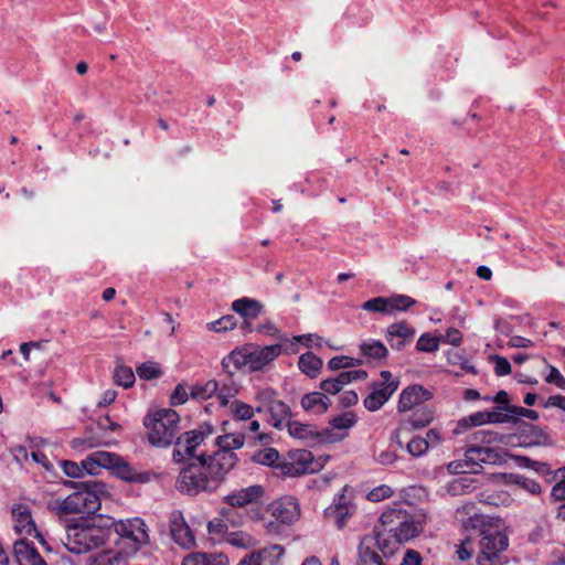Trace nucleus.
<instances>
[{
    "label": "nucleus",
    "mask_w": 565,
    "mask_h": 565,
    "mask_svg": "<svg viewBox=\"0 0 565 565\" xmlns=\"http://www.w3.org/2000/svg\"><path fill=\"white\" fill-rule=\"evenodd\" d=\"M218 392V382L209 380L204 383H196L190 387V397L195 401H206Z\"/></svg>",
    "instance_id": "35"
},
{
    "label": "nucleus",
    "mask_w": 565,
    "mask_h": 565,
    "mask_svg": "<svg viewBox=\"0 0 565 565\" xmlns=\"http://www.w3.org/2000/svg\"><path fill=\"white\" fill-rule=\"evenodd\" d=\"M515 483L531 494H539L541 492V486L535 480L525 477H516Z\"/></svg>",
    "instance_id": "61"
},
{
    "label": "nucleus",
    "mask_w": 565,
    "mask_h": 565,
    "mask_svg": "<svg viewBox=\"0 0 565 565\" xmlns=\"http://www.w3.org/2000/svg\"><path fill=\"white\" fill-rule=\"evenodd\" d=\"M264 494V489L259 484H253L246 488L237 489L223 498V501L232 508H244L257 503Z\"/></svg>",
    "instance_id": "19"
},
{
    "label": "nucleus",
    "mask_w": 565,
    "mask_h": 565,
    "mask_svg": "<svg viewBox=\"0 0 565 565\" xmlns=\"http://www.w3.org/2000/svg\"><path fill=\"white\" fill-rule=\"evenodd\" d=\"M455 518L466 527L478 531L483 523L492 521L494 518L487 516L481 513L477 503L463 502L455 512Z\"/></svg>",
    "instance_id": "16"
},
{
    "label": "nucleus",
    "mask_w": 565,
    "mask_h": 565,
    "mask_svg": "<svg viewBox=\"0 0 565 565\" xmlns=\"http://www.w3.org/2000/svg\"><path fill=\"white\" fill-rule=\"evenodd\" d=\"M269 512L274 521L266 523V530L269 533H278L279 524L290 525L300 518V508L297 500L292 497H285L275 500L269 505Z\"/></svg>",
    "instance_id": "11"
},
{
    "label": "nucleus",
    "mask_w": 565,
    "mask_h": 565,
    "mask_svg": "<svg viewBox=\"0 0 565 565\" xmlns=\"http://www.w3.org/2000/svg\"><path fill=\"white\" fill-rule=\"evenodd\" d=\"M377 546V537L364 536L359 545L358 565H387L382 556L374 550Z\"/></svg>",
    "instance_id": "26"
},
{
    "label": "nucleus",
    "mask_w": 565,
    "mask_h": 565,
    "mask_svg": "<svg viewBox=\"0 0 565 565\" xmlns=\"http://www.w3.org/2000/svg\"><path fill=\"white\" fill-rule=\"evenodd\" d=\"M89 461L96 462L100 468L109 469L117 477L129 482H146V473L136 472L120 456L109 451H94L89 455Z\"/></svg>",
    "instance_id": "10"
},
{
    "label": "nucleus",
    "mask_w": 565,
    "mask_h": 565,
    "mask_svg": "<svg viewBox=\"0 0 565 565\" xmlns=\"http://www.w3.org/2000/svg\"><path fill=\"white\" fill-rule=\"evenodd\" d=\"M230 408L234 419L236 420H249L253 418L255 413L250 405L237 399L231 404Z\"/></svg>",
    "instance_id": "46"
},
{
    "label": "nucleus",
    "mask_w": 565,
    "mask_h": 565,
    "mask_svg": "<svg viewBox=\"0 0 565 565\" xmlns=\"http://www.w3.org/2000/svg\"><path fill=\"white\" fill-rule=\"evenodd\" d=\"M360 350L364 356L372 360L384 359L388 353L386 347L379 340L363 341Z\"/></svg>",
    "instance_id": "41"
},
{
    "label": "nucleus",
    "mask_w": 565,
    "mask_h": 565,
    "mask_svg": "<svg viewBox=\"0 0 565 565\" xmlns=\"http://www.w3.org/2000/svg\"><path fill=\"white\" fill-rule=\"evenodd\" d=\"M280 344L258 347L249 344V371L257 372L275 361L281 354Z\"/></svg>",
    "instance_id": "17"
},
{
    "label": "nucleus",
    "mask_w": 565,
    "mask_h": 565,
    "mask_svg": "<svg viewBox=\"0 0 565 565\" xmlns=\"http://www.w3.org/2000/svg\"><path fill=\"white\" fill-rule=\"evenodd\" d=\"M77 484V491L52 503V509L57 515L93 514L100 509L102 495L106 493L105 484L95 480Z\"/></svg>",
    "instance_id": "2"
},
{
    "label": "nucleus",
    "mask_w": 565,
    "mask_h": 565,
    "mask_svg": "<svg viewBox=\"0 0 565 565\" xmlns=\"http://www.w3.org/2000/svg\"><path fill=\"white\" fill-rule=\"evenodd\" d=\"M493 361H494V372L497 375L504 376L511 372L510 362L505 358L495 355L493 358Z\"/></svg>",
    "instance_id": "64"
},
{
    "label": "nucleus",
    "mask_w": 565,
    "mask_h": 565,
    "mask_svg": "<svg viewBox=\"0 0 565 565\" xmlns=\"http://www.w3.org/2000/svg\"><path fill=\"white\" fill-rule=\"evenodd\" d=\"M477 532L479 537L477 563L479 565L504 563L507 561L504 552L509 546V539L502 531L501 520L493 519L483 523Z\"/></svg>",
    "instance_id": "3"
},
{
    "label": "nucleus",
    "mask_w": 565,
    "mask_h": 565,
    "mask_svg": "<svg viewBox=\"0 0 565 565\" xmlns=\"http://www.w3.org/2000/svg\"><path fill=\"white\" fill-rule=\"evenodd\" d=\"M440 338L433 337L429 333H423L416 343V349L419 352H436L439 349Z\"/></svg>",
    "instance_id": "48"
},
{
    "label": "nucleus",
    "mask_w": 565,
    "mask_h": 565,
    "mask_svg": "<svg viewBox=\"0 0 565 565\" xmlns=\"http://www.w3.org/2000/svg\"><path fill=\"white\" fill-rule=\"evenodd\" d=\"M274 427L282 429L286 423L290 420V408L282 401L277 399L268 409Z\"/></svg>",
    "instance_id": "36"
},
{
    "label": "nucleus",
    "mask_w": 565,
    "mask_h": 565,
    "mask_svg": "<svg viewBox=\"0 0 565 565\" xmlns=\"http://www.w3.org/2000/svg\"><path fill=\"white\" fill-rule=\"evenodd\" d=\"M237 393V386L231 382L230 384H223L222 387L218 386V392L216 394L221 405L225 406L228 403V399L234 397Z\"/></svg>",
    "instance_id": "57"
},
{
    "label": "nucleus",
    "mask_w": 565,
    "mask_h": 565,
    "mask_svg": "<svg viewBox=\"0 0 565 565\" xmlns=\"http://www.w3.org/2000/svg\"><path fill=\"white\" fill-rule=\"evenodd\" d=\"M330 398L322 392H311L302 396L300 405L307 413L320 415L330 406Z\"/></svg>",
    "instance_id": "30"
},
{
    "label": "nucleus",
    "mask_w": 565,
    "mask_h": 565,
    "mask_svg": "<svg viewBox=\"0 0 565 565\" xmlns=\"http://www.w3.org/2000/svg\"><path fill=\"white\" fill-rule=\"evenodd\" d=\"M225 543L236 548L248 550L255 547L257 544L256 539L244 531H234L225 535Z\"/></svg>",
    "instance_id": "38"
},
{
    "label": "nucleus",
    "mask_w": 565,
    "mask_h": 565,
    "mask_svg": "<svg viewBox=\"0 0 565 565\" xmlns=\"http://www.w3.org/2000/svg\"><path fill=\"white\" fill-rule=\"evenodd\" d=\"M361 364L362 360L345 355L334 356L328 362V366L334 371L340 369H350Z\"/></svg>",
    "instance_id": "50"
},
{
    "label": "nucleus",
    "mask_w": 565,
    "mask_h": 565,
    "mask_svg": "<svg viewBox=\"0 0 565 565\" xmlns=\"http://www.w3.org/2000/svg\"><path fill=\"white\" fill-rule=\"evenodd\" d=\"M113 526L119 536L117 546L121 547L128 556L136 554L149 543L148 526L140 518L118 520L113 523Z\"/></svg>",
    "instance_id": "7"
},
{
    "label": "nucleus",
    "mask_w": 565,
    "mask_h": 565,
    "mask_svg": "<svg viewBox=\"0 0 565 565\" xmlns=\"http://www.w3.org/2000/svg\"><path fill=\"white\" fill-rule=\"evenodd\" d=\"M232 309L245 319H256L263 311V305L256 299L244 297L233 301Z\"/></svg>",
    "instance_id": "34"
},
{
    "label": "nucleus",
    "mask_w": 565,
    "mask_h": 565,
    "mask_svg": "<svg viewBox=\"0 0 565 565\" xmlns=\"http://www.w3.org/2000/svg\"><path fill=\"white\" fill-rule=\"evenodd\" d=\"M415 332L414 328L402 321L388 326L385 337L392 349L399 351L412 340Z\"/></svg>",
    "instance_id": "24"
},
{
    "label": "nucleus",
    "mask_w": 565,
    "mask_h": 565,
    "mask_svg": "<svg viewBox=\"0 0 565 565\" xmlns=\"http://www.w3.org/2000/svg\"><path fill=\"white\" fill-rule=\"evenodd\" d=\"M110 440H106L103 436L95 434L84 437H78L72 440L71 446L74 450L85 451L102 445H110Z\"/></svg>",
    "instance_id": "39"
},
{
    "label": "nucleus",
    "mask_w": 565,
    "mask_h": 565,
    "mask_svg": "<svg viewBox=\"0 0 565 565\" xmlns=\"http://www.w3.org/2000/svg\"><path fill=\"white\" fill-rule=\"evenodd\" d=\"M466 465L477 472L482 465H497L502 462L503 456L500 449L490 446H472L465 452Z\"/></svg>",
    "instance_id": "14"
},
{
    "label": "nucleus",
    "mask_w": 565,
    "mask_h": 565,
    "mask_svg": "<svg viewBox=\"0 0 565 565\" xmlns=\"http://www.w3.org/2000/svg\"><path fill=\"white\" fill-rule=\"evenodd\" d=\"M313 463V455L305 449L297 450L292 455V463L287 468L286 473L288 475H301L307 472H313L315 468Z\"/></svg>",
    "instance_id": "33"
},
{
    "label": "nucleus",
    "mask_w": 565,
    "mask_h": 565,
    "mask_svg": "<svg viewBox=\"0 0 565 565\" xmlns=\"http://www.w3.org/2000/svg\"><path fill=\"white\" fill-rule=\"evenodd\" d=\"M177 489L189 495L213 492L217 489L205 469L203 455L198 456L195 462L188 465L180 471L177 479Z\"/></svg>",
    "instance_id": "8"
},
{
    "label": "nucleus",
    "mask_w": 565,
    "mask_h": 565,
    "mask_svg": "<svg viewBox=\"0 0 565 565\" xmlns=\"http://www.w3.org/2000/svg\"><path fill=\"white\" fill-rule=\"evenodd\" d=\"M127 557L121 551H105L96 555L89 565H126Z\"/></svg>",
    "instance_id": "40"
},
{
    "label": "nucleus",
    "mask_w": 565,
    "mask_h": 565,
    "mask_svg": "<svg viewBox=\"0 0 565 565\" xmlns=\"http://www.w3.org/2000/svg\"><path fill=\"white\" fill-rule=\"evenodd\" d=\"M390 303L392 305V312L394 311H406L413 305L416 303L415 299L405 295H394L390 297Z\"/></svg>",
    "instance_id": "54"
},
{
    "label": "nucleus",
    "mask_w": 565,
    "mask_h": 565,
    "mask_svg": "<svg viewBox=\"0 0 565 565\" xmlns=\"http://www.w3.org/2000/svg\"><path fill=\"white\" fill-rule=\"evenodd\" d=\"M278 459L279 452L274 448L264 449L254 456L257 463L265 466H274Z\"/></svg>",
    "instance_id": "55"
},
{
    "label": "nucleus",
    "mask_w": 565,
    "mask_h": 565,
    "mask_svg": "<svg viewBox=\"0 0 565 565\" xmlns=\"http://www.w3.org/2000/svg\"><path fill=\"white\" fill-rule=\"evenodd\" d=\"M503 409L511 414L512 422H519L518 419L520 417H526L532 420H536L539 418V413L536 411L527 409L522 406L507 405Z\"/></svg>",
    "instance_id": "52"
},
{
    "label": "nucleus",
    "mask_w": 565,
    "mask_h": 565,
    "mask_svg": "<svg viewBox=\"0 0 565 565\" xmlns=\"http://www.w3.org/2000/svg\"><path fill=\"white\" fill-rule=\"evenodd\" d=\"M190 396V392H188L186 387L182 384L177 385L174 391L171 394V403L172 405H181L184 404Z\"/></svg>",
    "instance_id": "63"
},
{
    "label": "nucleus",
    "mask_w": 565,
    "mask_h": 565,
    "mask_svg": "<svg viewBox=\"0 0 565 565\" xmlns=\"http://www.w3.org/2000/svg\"><path fill=\"white\" fill-rule=\"evenodd\" d=\"M518 436L516 435H501L499 433L492 430H479L477 433L478 436H481V440L491 444V443H500L503 445H514V438L519 439V445L525 447L533 446H547L551 445V437L545 431V429L527 424L524 422H520L518 426Z\"/></svg>",
    "instance_id": "5"
},
{
    "label": "nucleus",
    "mask_w": 565,
    "mask_h": 565,
    "mask_svg": "<svg viewBox=\"0 0 565 565\" xmlns=\"http://www.w3.org/2000/svg\"><path fill=\"white\" fill-rule=\"evenodd\" d=\"M114 379L116 384L121 385L125 388L132 386L135 383V374L132 370L124 365H118L115 369Z\"/></svg>",
    "instance_id": "47"
},
{
    "label": "nucleus",
    "mask_w": 565,
    "mask_h": 565,
    "mask_svg": "<svg viewBox=\"0 0 565 565\" xmlns=\"http://www.w3.org/2000/svg\"><path fill=\"white\" fill-rule=\"evenodd\" d=\"M298 366L301 372L313 379L319 374L322 367V360L312 352H307L300 355Z\"/></svg>",
    "instance_id": "37"
},
{
    "label": "nucleus",
    "mask_w": 565,
    "mask_h": 565,
    "mask_svg": "<svg viewBox=\"0 0 565 565\" xmlns=\"http://www.w3.org/2000/svg\"><path fill=\"white\" fill-rule=\"evenodd\" d=\"M286 427L288 429L289 435L294 438H298L306 441H321L327 439L326 435L328 434V431L322 434L316 430L315 426L309 424H302L297 420H288L286 423Z\"/></svg>",
    "instance_id": "27"
},
{
    "label": "nucleus",
    "mask_w": 565,
    "mask_h": 565,
    "mask_svg": "<svg viewBox=\"0 0 565 565\" xmlns=\"http://www.w3.org/2000/svg\"><path fill=\"white\" fill-rule=\"evenodd\" d=\"M210 434H212L210 426H206L205 430H203V427H200L199 429L186 431L180 436V445L184 446V452H188L189 457H194L195 449Z\"/></svg>",
    "instance_id": "32"
},
{
    "label": "nucleus",
    "mask_w": 565,
    "mask_h": 565,
    "mask_svg": "<svg viewBox=\"0 0 565 565\" xmlns=\"http://www.w3.org/2000/svg\"><path fill=\"white\" fill-rule=\"evenodd\" d=\"M504 407H497L495 409L488 412L489 420L488 424H503L512 422V416L503 409Z\"/></svg>",
    "instance_id": "59"
},
{
    "label": "nucleus",
    "mask_w": 565,
    "mask_h": 565,
    "mask_svg": "<svg viewBox=\"0 0 565 565\" xmlns=\"http://www.w3.org/2000/svg\"><path fill=\"white\" fill-rule=\"evenodd\" d=\"M440 341L447 344L458 347L462 341L461 332L456 328H449L443 337H439Z\"/></svg>",
    "instance_id": "62"
},
{
    "label": "nucleus",
    "mask_w": 565,
    "mask_h": 565,
    "mask_svg": "<svg viewBox=\"0 0 565 565\" xmlns=\"http://www.w3.org/2000/svg\"><path fill=\"white\" fill-rule=\"evenodd\" d=\"M277 391L271 387L258 388L254 397L258 404L256 411L260 413L268 409L277 401Z\"/></svg>",
    "instance_id": "44"
},
{
    "label": "nucleus",
    "mask_w": 565,
    "mask_h": 565,
    "mask_svg": "<svg viewBox=\"0 0 565 565\" xmlns=\"http://www.w3.org/2000/svg\"><path fill=\"white\" fill-rule=\"evenodd\" d=\"M382 382L372 384V392L364 398V407L370 412L379 411L395 393L398 380H394L390 371L381 372Z\"/></svg>",
    "instance_id": "12"
},
{
    "label": "nucleus",
    "mask_w": 565,
    "mask_h": 565,
    "mask_svg": "<svg viewBox=\"0 0 565 565\" xmlns=\"http://www.w3.org/2000/svg\"><path fill=\"white\" fill-rule=\"evenodd\" d=\"M203 462L210 478L218 488L225 476L235 467L237 456L228 451H215L207 458L203 455Z\"/></svg>",
    "instance_id": "13"
},
{
    "label": "nucleus",
    "mask_w": 565,
    "mask_h": 565,
    "mask_svg": "<svg viewBox=\"0 0 565 565\" xmlns=\"http://www.w3.org/2000/svg\"><path fill=\"white\" fill-rule=\"evenodd\" d=\"M249 344H245L241 348H235L230 354L223 358L222 369L230 375H233L236 371L247 367L249 370Z\"/></svg>",
    "instance_id": "25"
},
{
    "label": "nucleus",
    "mask_w": 565,
    "mask_h": 565,
    "mask_svg": "<svg viewBox=\"0 0 565 565\" xmlns=\"http://www.w3.org/2000/svg\"><path fill=\"white\" fill-rule=\"evenodd\" d=\"M179 414L171 408L157 409L145 417L150 444L157 447H168L172 444L179 430Z\"/></svg>",
    "instance_id": "4"
},
{
    "label": "nucleus",
    "mask_w": 565,
    "mask_h": 565,
    "mask_svg": "<svg viewBox=\"0 0 565 565\" xmlns=\"http://www.w3.org/2000/svg\"><path fill=\"white\" fill-rule=\"evenodd\" d=\"M356 423V416L353 412H345L337 417H334L330 422V426L332 429L340 430L341 433L337 434V438H343L345 436V431L354 426Z\"/></svg>",
    "instance_id": "42"
},
{
    "label": "nucleus",
    "mask_w": 565,
    "mask_h": 565,
    "mask_svg": "<svg viewBox=\"0 0 565 565\" xmlns=\"http://www.w3.org/2000/svg\"><path fill=\"white\" fill-rule=\"evenodd\" d=\"M13 559L18 565H46L33 544L25 537L13 544Z\"/></svg>",
    "instance_id": "23"
},
{
    "label": "nucleus",
    "mask_w": 565,
    "mask_h": 565,
    "mask_svg": "<svg viewBox=\"0 0 565 565\" xmlns=\"http://www.w3.org/2000/svg\"><path fill=\"white\" fill-rule=\"evenodd\" d=\"M236 326L235 318L233 316H225L221 319L213 321L209 324L210 330L221 332L234 329Z\"/></svg>",
    "instance_id": "58"
},
{
    "label": "nucleus",
    "mask_w": 565,
    "mask_h": 565,
    "mask_svg": "<svg viewBox=\"0 0 565 565\" xmlns=\"http://www.w3.org/2000/svg\"><path fill=\"white\" fill-rule=\"evenodd\" d=\"M381 530L376 533L377 547L383 552L386 547L382 545L386 540L382 539L387 535L396 543L408 542L417 537L424 530L425 515L420 512H412L404 508L403 504H395L382 512Z\"/></svg>",
    "instance_id": "1"
},
{
    "label": "nucleus",
    "mask_w": 565,
    "mask_h": 565,
    "mask_svg": "<svg viewBox=\"0 0 565 565\" xmlns=\"http://www.w3.org/2000/svg\"><path fill=\"white\" fill-rule=\"evenodd\" d=\"M406 448L413 457H420L428 450L427 443L424 440V437L419 436L414 437L409 443H407Z\"/></svg>",
    "instance_id": "56"
},
{
    "label": "nucleus",
    "mask_w": 565,
    "mask_h": 565,
    "mask_svg": "<svg viewBox=\"0 0 565 565\" xmlns=\"http://www.w3.org/2000/svg\"><path fill=\"white\" fill-rule=\"evenodd\" d=\"M106 541V533L103 529L90 524H71L66 529V536L63 540L64 546L74 554L88 553L99 547Z\"/></svg>",
    "instance_id": "6"
},
{
    "label": "nucleus",
    "mask_w": 565,
    "mask_h": 565,
    "mask_svg": "<svg viewBox=\"0 0 565 565\" xmlns=\"http://www.w3.org/2000/svg\"><path fill=\"white\" fill-rule=\"evenodd\" d=\"M215 444L218 446L217 451H228L230 454H235V449H239L244 445V436L243 435H224L218 436L215 439Z\"/></svg>",
    "instance_id": "43"
},
{
    "label": "nucleus",
    "mask_w": 565,
    "mask_h": 565,
    "mask_svg": "<svg viewBox=\"0 0 565 565\" xmlns=\"http://www.w3.org/2000/svg\"><path fill=\"white\" fill-rule=\"evenodd\" d=\"M362 309L371 312H380L383 315H391L392 305L390 303V297H376L365 301L362 305Z\"/></svg>",
    "instance_id": "45"
},
{
    "label": "nucleus",
    "mask_w": 565,
    "mask_h": 565,
    "mask_svg": "<svg viewBox=\"0 0 565 565\" xmlns=\"http://www.w3.org/2000/svg\"><path fill=\"white\" fill-rule=\"evenodd\" d=\"M367 373L364 370H350L341 372L338 376L327 379L320 383V388L324 394H338L347 384L358 381L365 380Z\"/></svg>",
    "instance_id": "21"
},
{
    "label": "nucleus",
    "mask_w": 565,
    "mask_h": 565,
    "mask_svg": "<svg viewBox=\"0 0 565 565\" xmlns=\"http://www.w3.org/2000/svg\"><path fill=\"white\" fill-rule=\"evenodd\" d=\"M12 519L13 529L19 535L34 536L42 544H45L42 534L36 530L29 505L24 503L15 504L12 508Z\"/></svg>",
    "instance_id": "15"
},
{
    "label": "nucleus",
    "mask_w": 565,
    "mask_h": 565,
    "mask_svg": "<svg viewBox=\"0 0 565 565\" xmlns=\"http://www.w3.org/2000/svg\"><path fill=\"white\" fill-rule=\"evenodd\" d=\"M356 509L354 490L347 484L333 497L331 504L326 508L324 516L332 521L338 530H342L356 513Z\"/></svg>",
    "instance_id": "9"
},
{
    "label": "nucleus",
    "mask_w": 565,
    "mask_h": 565,
    "mask_svg": "<svg viewBox=\"0 0 565 565\" xmlns=\"http://www.w3.org/2000/svg\"><path fill=\"white\" fill-rule=\"evenodd\" d=\"M548 371L550 372L546 375L545 381L565 391V377L562 375L558 369L553 365H548Z\"/></svg>",
    "instance_id": "60"
},
{
    "label": "nucleus",
    "mask_w": 565,
    "mask_h": 565,
    "mask_svg": "<svg viewBox=\"0 0 565 565\" xmlns=\"http://www.w3.org/2000/svg\"><path fill=\"white\" fill-rule=\"evenodd\" d=\"M181 565H230V562L223 553L195 552L186 555Z\"/></svg>",
    "instance_id": "31"
},
{
    "label": "nucleus",
    "mask_w": 565,
    "mask_h": 565,
    "mask_svg": "<svg viewBox=\"0 0 565 565\" xmlns=\"http://www.w3.org/2000/svg\"><path fill=\"white\" fill-rule=\"evenodd\" d=\"M394 494V490L387 484H381L373 488L367 492L366 499L371 502H380L391 498Z\"/></svg>",
    "instance_id": "53"
},
{
    "label": "nucleus",
    "mask_w": 565,
    "mask_h": 565,
    "mask_svg": "<svg viewBox=\"0 0 565 565\" xmlns=\"http://www.w3.org/2000/svg\"><path fill=\"white\" fill-rule=\"evenodd\" d=\"M434 419V413L428 406H419L415 409V412L409 416L407 420H403L398 428L395 431V438L399 446H402V441L399 437L403 433L409 431L412 429H419L427 426Z\"/></svg>",
    "instance_id": "22"
},
{
    "label": "nucleus",
    "mask_w": 565,
    "mask_h": 565,
    "mask_svg": "<svg viewBox=\"0 0 565 565\" xmlns=\"http://www.w3.org/2000/svg\"><path fill=\"white\" fill-rule=\"evenodd\" d=\"M170 534L173 541L182 548H191L195 545L194 534L179 511L171 513Z\"/></svg>",
    "instance_id": "18"
},
{
    "label": "nucleus",
    "mask_w": 565,
    "mask_h": 565,
    "mask_svg": "<svg viewBox=\"0 0 565 565\" xmlns=\"http://www.w3.org/2000/svg\"><path fill=\"white\" fill-rule=\"evenodd\" d=\"M136 373L142 380H153L160 376L161 371L157 363L145 362L136 367Z\"/></svg>",
    "instance_id": "51"
},
{
    "label": "nucleus",
    "mask_w": 565,
    "mask_h": 565,
    "mask_svg": "<svg viewBox=\"0 0 565 565\" xmlns=\"http://www.w3.org/2000/svg\"><path fill=\"white\" fill-rule=\"evenodd\" d=\"M60 465L64 473L70 478H83L86 473H98V466L96 462L89 461V455L84 460H82L81 463L70 460H62L60 461Z\"/></svg>",
    "instance_id": "29"
},
{
    "label": "nucleus",
    "mask_w": 565,
    "mask_h": 565,
    "mask_svg": "<svg viewBox=\"0 0 565 565\" xmlns=\"http://www.w3.org/2000/svg\"><path fill=\"white\" fill-rule=\"evenodd\" d=\"M207 532L213 541H224L225 535L228 534L226 524L220 520L214 519L207 523Z\"/></svg>",
    "instance_id": "49"
},
{
    "label": "nucleus",
    "mask_w": 565,
    "mask_h": 565,
    "mask_svg": "<svg viewBox=\"0 0 565 565\" xmlns=\"http://www.w3.org/2000/svg\"><path fill=\"white\" fill-rule=\"evenodd\" d=\"M431 398V393L420 385H411L402 391L397 408L399 412H408L423 406L422 404Z\"/></svg>",
    "instance_id": "20"
},
{
    "label": "nucleus",
    "mask_w": 565,
    "mask_h": 565,
    "mask_svg": "<svg viewBox=\"0 0 565 565\" xmlns=\"http://www.w3.org/2000/svg\"><path fill=\"white\" fill-rule=\"evenodd\" d=\"M258 565H278L285 554V548L279 544L264 546L248 553Z\"/></svg>",
    "instance_id": "28"
}]
</instances>
